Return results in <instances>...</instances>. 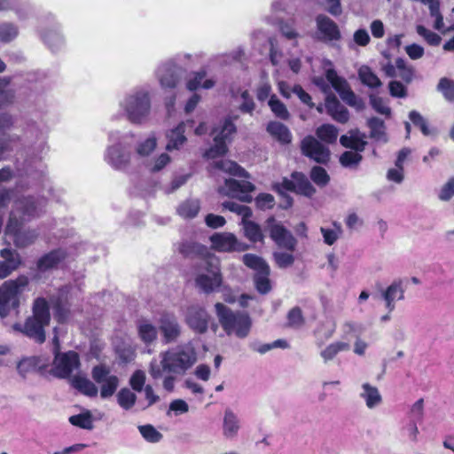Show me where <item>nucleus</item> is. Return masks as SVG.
Listing matches in <instances>:
<instances>
[{
  "instance_id": "nucleus-1",
  "label": "nucleus",
  "mask_w": 454,
  "mask_h": 454,
  "mask_svg": "<svg viewBox=\"0 0 454 454\" xmlns=\"http://www.w3.org/2000/svg\"><path fill=\"white\" fill-rule=\"evenodd\" d=\"M160 357V363L156 360L150 363L149 373L154 380L161 378L164 372L184 375L197 362V352L188 342L161 352Z\"/></svg>"
},
{
  "instance_id": "nucleus-2",
  "label": "nucleus",
  "mask_w": 454,
  "mask_h": 454,
  "mask_svg": "<svg viewBox=\"0 0 454 454\" xmlns=\"http://www.w3.org/2000/svg\"><path fill=\"white\" fill-rule=\"evenodd\" d=\"M120 108L126 119L132 124L145 123L152 110V98L148 88H135L120 101Z\"/></svg>"
},
{
  "instance_id": "nucleus-3",
  "label": "nucleus",
  "mask_w": 454,
  "mask_h": 454,
  "mask_svg": "<svg viewBox=\"0 0 454 454\" xmlns=\"http://www.w3.org/2000/svg\"><path fill=\"white\" fill-rule=\"evenodd\" d=\"M215 309L219 324L226 335L246 339L250 334L253 320L247 311H234L221 302H216Z\"/></svg>"
},
{
  "instance_id": "nucleus-4",
  "label": "nucleus",
  "mask_w": 454,
  "mask_h": 454,
  "mask_svg": "<svg viewBox=\"0 0 454 454\" xmlns=\"http://www.w3.org/2000/svg\"><path fill=\"white\" fill-rule=\"evenodd\" d=\"M28 283L27 276L20 275L17 278L6 280L0 286V318H6L12 310L19 311L20 295Z\"/></svg>"
},
{
  "instance_id": "nucleus-5",
  "label": "nucleus",
  "mask_w": 454,
  "mask_h": 454,
  "mask_svg": "<svg viewBox=\"0 0 454 454\" xmlns=\"http://www.w3.org/2000/svg\"><path fill=\"white\" fill-rule=\"evenodd\" d=\"M239 119V114H228L213 129L214 145L206 152L207 158L215 159L226 154L228 152L227 144L232 141L234 135L237 133L235 121Z\"/></svg>"
},
{
  "instance_id": "nucleus-6",
  "label": "nucleus",
  "mask_w": 454,
  "mask_h": 454,
  "mask_svg": "<svg viewBox=\"0 0 454 454\" xmlns=\"http://www.w3.org/2000/svg\"><path fill=\"white\" fill-rule=\"evenodd\" d=\"M195 270H205L207 274L200 273L195 278V285L203 293L208 294L213 293L223 283V276L220 269V261L217 257H210L207 263L199 267Z\"/></svg>"
},
{
  "instance_id": "nucleus-7",
  "label": "nucleus",
  "mask_w": 454,
  "mask_h": 454,
  "mask_svg": "<svg viewBox=\"0 0 454 454\" xmlns=\"http://www.w3.org/2000/svg\"><path fill=\"white\" fill-rule=\"evenodd\" d=\"M266 230L269 231L270 238L281 249L288 252H294L297 247V239L281 223L278 222L274 216L266 220Z\"/></svg>"
},
{
  "instance_id": "nucleus-8",
  "label": "nucleus",
  "mask_w": 454,
  "mask_h": 454,
  "mask_svg": "<svg viewBox=\"0 0 454 454\" xmlns=\"http://www.w3.org/2000/svg\"><path fill=\"white\" fill-rule=\"evenodd\" d=\"M91 378L95 383L100 385V396L102 399L110 398L116 392L120 380L111 374L110 368L103 364L95 365L91 370Z\"/></svg>"
},
{
  "instance_id": "nucleus-9",
  "label": "nucleus",
  "mask_w": 454,
  "mask_h": 454,
  "mask_svg": "<svg viewBox=\"0 0 454 454\" xmlns=\"http://www.w3.org/2000/svg\"><path fill=\"white\" fill-rule=\"evenodd\" d=\"M80 364V357L75 351L58 352L55 354L50 372L58 379H69Z\"/></svg>"
},
{
  "instance_id": "nucleus-10",
  "label": "nucleus",
  "mask_w": 454,
  "mask_h": 454,
  "mask_svg": "<svg viewBox=\"0 0 454 454\" xmlns=\"http://www.w3.org/2000/svg\"><path fill=\"white\" fill-rule=\"evenodd\" d=\"M109 138L115 143L107 147L105 154L106 161L116 170L127 169L130 162V152L125 148L119 137H115L114 133H110Z\"/></svg>"
},
{
  "instance_id": "nucleus-11",
  "label": "nucleus",
  "mask_w": 454,
  "mask_h": 454,
  "mask_svg": "<svg viewBox=\"0 0 454 454\" xmlns=\"http://www.w3.org/2000/svg\"><path fill=\"white\" fill-rule=\"evenodd\" d=\"M313 37L318 42L333 45V43L341 39V33L335 21L325 14H318L316 17V31Z\"/></svg>"
},
{
  "instance_id": "nucleus-12",
  "label": "nucleus",
  "mask_w": 454,
  "mask_h": 454,
  "mask_svg": "<svg viewBox=\"0 0 454 454\" xmlns=\"http://www.w3.org/2000/svg\"><path fill=\"white\" fill-rule=\"evenodd\" d=\"M300 148L302 155L317 163L325 165L330 161V149L312 135L303 137Z\"/></svg>"
},
{
  "instance_id": "nucleus-13",
  "label": "nucleus",
  "mask_w": 454,
  "mask_h": 454,
  "mask_svg": "<svg viewBox=\"0 0 454 454\" xmlns=\"http://www.w3.org/2000/svg\"><path fill=\"white\" fill-rule=\"evenodd\" d=\"M214 250L221 253L245 252L249 245L239 240L231 232H216L209 238Z\"/></svg>"
},
{
  "instance_id": "nucleus-14",
  "label": "nucleus",
  "mask_w": 454,
  "mask_h": 454,
  "mask_svg": "<svg viewBox=\"0 0 454 454\" xmlns=\"http://www.w3.org/2000/svg\"><path fill=\"white\" fill-rule=\"evenodd\" d=\"M178 251L186 259L197 260L193 264L194 270L207 264L210 257H216L207 246L190 240L181 242Z\"/></svg>"
},
{
  "instance_id": "nucleus-15",
  "label": "nucleus",
  "mask_w": 454,
  "mask_h": 454,
  "mask_svg": "<svg viewBox=\"0 0 454 454\" xmlns=\"http://www.w3.org/2000/svg\"><path fill=\"white\" fill-rule=\"evenodd\" d=\"M46 325L38 321L35 317H28L25 320L24 324L15 323L12 327L15 333H21L27 338L34 340L35 343L43 344L46 340Z\"/></svg>"
},
{
  "instance_id": "nucleus-16",
  "label": "nucleus",
  "mask_w": 454,
  "mask_h": 454,
  "mask_svg": "<svg viewBox=\"0 0 454 454\" xmlns=\"http://www.w3.org/2000/svg\"><path fill=\"white\" fill-rule=\"evenodd\" d=\"M159 331L164 344L176 342L182 334V326L174 314L164 313L159 319Z\"/></svg>"
},
{
  "instance_id": "nucleus-17",
  "label": "nucleus",
  "mask_w": 454,
  "mask_h": 454,
  "mask_svg": "<svg viewBox=\"0 0 454 454\" xmlns=\"http://www.w3.org/2000/svg\"><path fill=\"white\" fill-rule=\"evenodd\" d=\"M157 79L163 89H176L180 82V68L173 61L160 64L156 70Z\"/></svg>"
},
{
  "instance_id": "nucleus-18",
  "label": "nucleus",
  "mask_w": 454,
  "mask_h": 454,
  "mask_svg": "<svg viewBox=\"0 0 454 454\" xmlns=\"http://www.w3.org/2000/svg\"><path fill=\"white\" fill-rule=\"evenodd\" d=\"M185 321L195 333H205L208 329L209 315L203 307L191 305L187 308Z\"/></svg>"
},
{
  "instance_id": "nucleus-19",
  "label": "nucleus",
  "mask_w": 454,
  "mask_h": 454,
  "mask_svg": "<svg viewBox=\"0 0 454 454\" xmlns=\"http://www.w3.org/2000/svg\"><path fill=\"white\" fill-rule=\"evenodd\" d=\"M0 279L9 277L17 270L23 263L20 254L12 247H4L0 250Z\"/></svg>"
},
{
  "instance_id": "nucleus-20",
  "label": "nucleus",
  "mask_w": 454,
  "mask_h": 454,
  "mask_svg": "<svg viewBox=\"0 0 454 454\" xmlns=\"http://www.w3.org/2000/svg\"><path fill=\"white\" fill-rule=\"evenodd\" d=\"M67 253L63 249H53L38 258L36 270L42 273L56 270L65 261Z\"/></svg>"
},
{
  "instance_id": "nucleus-21",
  "label": "nucleus",
  "mask_w": 454,
  "mask_h": 454,
  "mask_svg": "<svg viewBox=\"0 0 454 454\" xmlns=\"http://www.w3.org/2000/svg\"><path fill=\"white\" fill-rule=\"evenodd\" d=\"M13 212L16 213L23 221H30L37 214L36 200L33 196H20L14 200Z\"/></svg>"
},
{
  "instance_id": "nucleus-22",
  "label": "nucleus",
  "mask_w": 454,
  "mask_h": 454,
  "mask_svg": "<svg viewBox=\"0 0 454 454\" xmlns=\"http://www.w3.org/2000/svg\"><path fill=\"white\" fill-rule=\"evenodd\" d=\"M404 288L401 279L394 280L385 290L381 292V298L385 301L386 309L389 313L395 309V301L404 299Z\"/></svg>"
},
{
  "instance_id": "nucleus-23",
  "label": "nucleus",
  "mask_w": 454,
  "mask_h": 454,
  "mask_svg": "<svg viewBox=\"0 0 454 454\" xmlns=\"http://www.w3.org/2000/svg\"><path fill=\"white\" fill-rule=\"evenodd\" d=\"M53 313L54 318L59 324L66 323L70 317V304L67 301V287H62L59 290L57 297L53 300Z\"/></svg>"
},
{
  "instance_id": "nucleus-24",
  "label": "nucleus",
  "mask_w": 454,
  "mask_h": 454,
  "mask_svg": "<svg viewBox=\"0 0 454 454\" xmlns=\"http://www.w3.org/2000/svg\"><path fill=\"white\" fill-rule=\"evenodd\" d=\"M325 106L326 113L337 122L345 124L349 121L348 110L340 104L335 95L326 96Z\"/></svg>"
},
{
  "instance_id": "nucleus-25",
  "label": "nucleus",
  "mask_w": 454,
  "mask_h": 454,
  "mask_svg": "<svg viewBox=\"0 0 454 454\" xmlns=\"http://www.w3.org/2000/svg\"><path fill=\"white\" fill-rule=\"evenodd\" d=\"M254 190L255 185L249 181H238L229 178L225 180L223 186L219 187L218 192L234 199L241 192H254Z\"/></svg>"
},
{
  "instance_id": "nucleus-26",
  "label": "nucleus",
  "mask_w": 454,
  "mask_h": 454,
  "mask_svg": "<svg viewBox=\"0 0 454 454\" xmlns=\"http://www.w3.org/2000/svg\"><path fill=\"white\" fill-rule=\"evenodd\" d=\"M365 138L366 135L362 133L359 129H351L348 131V135H342L340 137V143L345 148L362 153L364 151L367 145Z\"/></svg>"
},
{
  "instance_id": "nucleus-27",
  "label": "nucleus",
  "mask_w": 454,
  "mask_h": 454,
  "mask_svg": "<svg viewBox=\"0 0 454 454\" xmlns=\"http://www.w3.org/2000/svg\"><path fill=\"white\" fill-rule=\"evenodd\" d=\"M239 429L240 420L238 415L231 408H226L223 419V434L232 439L237 436Z\"/></svg>"
},
{
  "instance_id": "nucleus-28",
  "label": "nucleus",
  "mask_w": 454,
  "mask_h": 454,
  "mask_svg": "<svg viewBox=\"0 0 454 454\" xmlns=\"http://www.w3.org/2000/svg\"><path fill=\"white\" fill-rule=\"evenodd\" d=\"M207 71L201 68L197 72H193L186 82V89L190 91H195L200 88L209 90L215 85L213 78L206 79Z\"/></svg>"
},
{
  "instance_id": "nucleus-29",
  "label": "nucleus",
  "mask_w": 454,
  "mask_h": 454,
  "mask_svg": "<svg viewBox=\"0 0 454 454\" xmlns=\"http://www.w3.org/2000/svg\"><path fill=\"white\" fill-rule=\"evenodd\" d=\"M267 132L281 145H289L292 142L293 135L285 124L271 121L267 124Z\"/></svg>"
},
{
  "instance_id": "nucleus-30",
  "label": "nucleus",
  "mask_w": 454,
  "mask_h": 454,
  "mask_svg": "<svg viewBox=\"0 0 454 454\" xmlns=\"http://www.w3.org/2000/svg\"><path fill=\"white\" fill-rule=\"evenodd\" d=\"M157 147V137L154 133H151L146 138L138 140L135 146L136 156L143 162L148 160V157Z\"/></svg>"
},
{
  "instance_id": "nucleus-31",
  "label": "nucleus",
  "mask_w": 454,
  "mask_h": 454,
  "mask_svg": "<svg viewBox=\"0 0 454 454\" xmlns=\"http://www.w3.org/2000/svg\"><path fill=\"white\" fill-rule=\"evenodd\" d=\"M41 36L53 52L60 50L65 44V39L60 33V26L59 24H56L52 29L42 31Z\"/></svg>"
},
{
  "instance_id": "nucleus-32",
  "label": "nucleus",
  "mask_w": 454,
  "mask_h": 454,
  "mask_svg": "<svg viewBox=\"0 0 454 454\" xmlns=\"http://www.w3.org/2000/svg\"><path fill=\"white\" fill-rule=\"evenodd\" d=\"M184 132L185 125L184 122L179 123L176 128L170 129L167 133L168 143L166 150H178L187 140Z\"/></svg>"
},
{
  "instance_id": "nucleus-33",
  "label": "nucleus",
  "mask_w": 454,
  "mask_h": 454,
  "mask_svg": "<svg viewBox=\"0 0 454 454\" xmlns=\"http://www.w3.org/2000/svg\"><path fill=\"white\" fill-rule=\"evenodd\" d=\"M70 383L74 389L86 396L95 397L98 393L97 386L86 377L74 376Z\"/></svg>"
},
{
  "instance_id": "nucleus-34",
  "label": "nucleus",
  "mask_w": 454,
  "mask_h": 454,
  "mask_svg": "<svg viewBox=\"0 0 454 454\" xmlns=\"http://www.w3.org/2000/svg\"><path fill=\"white\" fill-rule=\"evenodd\" d=\"M31 317L49 325L51 321L50 307L46 299L38 297L34 301Z\"/></svg>"
},
{
  "instance_id": "nucleus-35",
  "label": "nucleus",
  "mask_w": 454,
  "mask_h": 454,
  "mask_svg": "<svg viewBox=\"0 0 454 454\" xmlns=\"http://www.w3.org/2000/svg\"><path fill=\"white\" fill-rule=\"evenodd\" d=\"M367 127L370 129L369 137L378 142H387L386 125L379 117H371L367 120Z\"/></svg>"
},
{
  "instance_id": "nucleus-36",
  "label": "nucleus",
  "mask_w": 454,
  "mask_h": 454,
  "mask_svg": "<svg viewBox=\"0 0 454 454\" xmlns=\"http://www.w3.org/2000/svg\"><path fill=\"white\" fill-rule=\"evenodd\" d=\"M266 21L269 24L278 25L281 35L287 40H296L299 37V33L294 27V21H284L281 18L267 17Z\"/></svg>"
},
{
  "instance_id": "nucleus-37",
  "label": "nucleus",
  "mask_w": 454,
  "mask_h": 454,
  "mask_svg": "<svg viewBox=\"0 0 454 454\" xmlns=\"http://www.w3.org/2000/svg\"><path fill=\"white\" fill-rule=\"evenodd\" d=\"M292 177L295 180V193L308 198H311L316 193L315 187L304 174L301 172H294L292 174Z\"/></svg>"
},
{
  "instance_id": "nucleus-38",
  "label": "nucleus",
  "mask_w": 454,
  "mask_h": 454,
  "mask_svg": "<svg viewBox=\"0 0 454 454\" xmlns=\"http://www.w3.org/2000/svg\"><path fill=\"white\" fill-rule=\"evenodd\" d=\"M362 389L363 392L360 394V397L364 400L369 409H373L382 403V396L376 387L369 383H364Z\"/></svg>"
},
{
  "instance_id": "nucleus-39",
  "label": "nucleus",
  "mask_w": 454,
  "mask_h": 454,
  "mask_svg": "<svg viewBox=\"0 0 454 454\" xmlns=\"http://www.w3.org/2000/svg\"><path fill=\"white\" fill-rule=\"evenodd\" d=\"M316 136L321 143L333 145L337 141L339 129L333 124L325 123L317 128Z\"/></svg>"
},
{
  "instance_id": "nucleus-40",
  "label": "nucleus",
  "mask_w": 454,
  "mask_h": 454,
  "mask_svg": "<svg viewBox=\"0 0 454 454\" xmlns=\"http://www.w3.org/2000/svg\"><path fill=\"white\" fill-rule=\"evenodd\" d=\"M137 325L139 338L145 344L149 345L157 339V328L148 320L140 319Z\"/></svg>"
},
{
  "instance_id": "nucleus-41",
  "label": "nucleus",
  "mask_w": 454,
  "mask_h": 454,
  "mask_svg": "<svg viewBox=\"0 0 454 454\" xmlns=\"http://www.w3.org/2000/svg\"><path fill=\"white\" fill-rule=\"evenodd\" d=\"M213 165L215 168L229 173L230 175L239 177H249L248 172L234 161L219 160L214 161Z\"/></svg>"
},
{
  "instance_id": "nucleus-42",
  "label": "nucleus",
  "mask_w": 454,
  "mask_h": 454,
  "mask_svg": "<svg viewBox=\"0 0 454 454\" xmlns=\"http://www.w3.org/2000/svg\"><path fill=\"white\" fill-rule=\"evenodd\" d=\"M357 74L360 82L370 89H378L382 85L380 79L368 66H362Z\"/></svg>"
},
{
  "instance_id": "nucleus-43",
  "label": "nucleus",
  "mask_w": 454,
  "mask_h": 454,
  "mask_svg": "<svg viewBox=\"0 0 454 454\" xmlns=\"http://www.w3.org/2000/svg\"><path fill=\"white\" fill-rule=\"evenodd\" d=\"M349 349V343L344 341H335L330 343L324 349H322L320 352V356L324 360V363L326 364L329 361L334 359L339 353L348 351Z\"/></svg>"
},
{
  "instance_id": "nucleus-44",
  "label": "nucleus",
  "mask_w": 454,
  "mask_h": 454,
  "mask_svg": "<svg viewBox=\"0 0 454 454\" xmlns=\"http://www.w3.org/2000/svg\"><path fill=\"white\" fill-rule=\"evenodd\" d=\"M325 78L331 83L334 90L340 95H341L346 90L350 88L348 81L339 76L336 70L333 67L327 68L325 70Z\"/></svg>"
},
{
  "instance_id": "nucleus-45",
  "label": "nucleus",
  "mask_w": 454,
  "mask_h": 454,
  "mask_svg": "<svg viewBox=\"0 0 454 454\" xmlns=\"http://www.w3.org/2000/svg\"><path fill=\"white\" fill-rule=\"evenodd\" d=\"M409 119L416 127L419 128L424 136L433 137L437 136V129L435 128H429L426 119L418 111H411L409 113Z\"/></svg>"
},
{
  "instance_id": "nucleus-46",
  "label": "nucleus",
  "mask_w": 454,
  "mask_h": 454,
  "mask_svg": "<svg viewBox=\"0 0 454 454\" xmlns=\"http://www.w3.org/2000/svg\"><path fill=\"white\" fill-rule=\"evenodd\" d=\"M248 219L249 218H246V220L241 221V224L244 229V235L253 243L262 241L263 234L260 225Z\"/></svg>"
},
{
  "instance_id": "nucleus-47",
  "label": "nucleus",
  "mask_w": 454,
  "mask_h": 454,
  "mask_svg": "<svg viewBox=\"0 0 454 454\" xmlns=\"http://www.w3.org/2000/svg\"><path fill=\"white\" fill-rule=\"evenodd\" d=\"M200 209L198 200H186L182 202L176 209L177 214L185 219L194 218Z\"/></svg>"
},
{
  "instance_id": "nucleus-48",
  "label": "nucleus",
  "mask_w": 454,
  "mask_h": 454,
  "mask_svg": "<svg viewBox=\"0 0 454 454\" xmlns=\"http://www.w3.org/2000/svg\"><path fill=\"white\" fill-rule=\"evenodd\" d=\"M38 233L35 230L20 231L13 237V243L18 248H25L35 242Z\"/></svg>"
},
{
  "instance_id": "nucleus-49",
  "label": "nucleus",
  "mask_w": 454,
  "mask_h": 454,
  "mask_svg": "<svg viewBox=\"0 0 454 454\" xmlns=\"http://www.w3.org/2000/svg\"><path fill=\"white\" fill-rule=\"evenodd\" d=\"M270 272V270L268 268L262 271L255 272L254 276L255 288L261 294H266L271 290V285L269 278Z\"/></svg>"
},
{
  "instance_id": "nucleus-50",
  "label": "nucleus",
  "mask_w": 454,
  "mask_h": 454,
  "mask_svg": "<svg viewBox=\"0 0 454 454\" xmlns=\"http://www.w3.org/2000/svg\"><path fill=\"white\" fill-rule=\"evenodd\" d=\"M249 347L252 350L263 355L273 348H287L289 344L286 340L278 339L271 343H260L258 341H254L249 344Z\"/></svg>"
},
{
  "instance_id": "nucleus-51",
  "label": "nucleus",
  "mask_w": 454,
  "mask_h": 454,
  "mask_svg": "<svg viewBox=\"0 0 454 454\" xmlns=\"http://www.w3.org/2000/svg\"><path fill=\"white\" fill-rule=\"evenodd\" d=\"M340 99L348 106L355 108L357 112H361L365 108L364 100L357 96L350 88L346 90L341 95Z\"/></svg>"
},
{
  "instance_id": "nucleus-52",
  "label": "nucleus",
  "mask_w": 454,
  "mask_h": 454,
  "mask_svg": "<svg viewBox=\"0 0 454 454\" xmlns=\"http://www.w3.org/2000/svg\"><path fill=\"white\" fill-rule=\"evenodd\" d=\"M117 403L125 411H129L137 402V395L128 387H122L116 395Z\"/></svg>"
},
{
  "instance_id": "nucleus-53",
  "label": "nucleus",
  "mask_w": 454,
  "mask_h": 454,
  "mask_svg": "<svg viewBox=\"0 0 454 454\" xmlns=\"http://www.w3.org/2000/svg\"><path fill=\"white\" fill-rule=\"evenodd\" d=\"M268 105L276 117L284 121L289 119L290 114L286 105L282 101H280L276 95H271L270 97Z\"/></svg>"
},
{
  "instance_id": "nucleus-54",
  "label": "nucleus",
  "mask_w": 454,
  "mask_h": 454,
  "mask_svg": "<svg viewBox=\"0 0 454 454\" xmlns=\"http://www.w3.org/2000/svg\"><path fill=\"white\" fill-rule=\"evenodd\" d=\"M28 81L33 83L32 90L43 92L51 87L50 81L44 72H35L29 74Z\"/></svg>"
},
{
  "instance_id": "nucleus-55",
  "label": "nucleus",
  "mask_w": 454,
  "mask_h": 454,
  "mask_svg": "<svg viewBox=\"0 0 454 454\" xmlns=\"http://www.w3.org/2000/svg\"><path fill=\"white\" fill-rule=\"evenodd\" d=\"M243 263L254 270L256 272L262 271L269 267L268 263L260 256L254 254H246L242 256Z\"/></svg>"
},
{
  "instance_id": "nucleus-56",
  "label": "nucleus",
  "mask_w": 454,
  "mask_h": 454,
  "mask_svg": "<svg viewBox=\"0 0 454 454\" xmlns=\"http://www.w3.org/2000/svg\"><path fill=\"white\" fill-rule=\"evenodd\" d=\"M69 422L75 427L82 429L91 430L93 426V419L90 411H87L77 415H73L69 418Z\"/></svg>"
},
{
  "instance_id": "nucleus-57",
  "label": "nucleus",
  "mask_w": 454,
  "mask_h": 454,
  "mask_svg": "<svg viewBox=\"0 0 454 454\" xmlns=\"http://www.w3.org/2000/svg\"><path fill=\"white\" fill-rule=\"evenodd\" d=\"M137 428L143 438L148 442L157 443L160 442L163 438V434L159 432L153 425H142L138 426Z\"/></svg>"
},
{
  "instance_id": "nucleus-58",
  "label": "nucleus",
  "mask_w": 454,
  "mask_h": 454,
  "mask_svg": "<svg viewBox=\"0 0 454 454\" xmlns=\"http://www.w3.org/2000/svg\"><path fill=\"white\" fill-rule=\"evenodd\" d=\"M363 160L359 152L345 151L340 156V163L342 167L348 168H356Z\"/></svg>"
},
{
  "instance_id": "nucleus-59",
  "label": "nucleus",
  "mask_w": 454,
  "mask_h": 454,
  "mask_svg": "<svg viewBox=\"0 0 454 454\" xmlns=\"http://www.w3.org/2000/svg\"><path fill=\"white\" fill-rule=\"evenodd\" d=\"M19 34L18 27L11 22L0 24V42L7 43L14 40Z\"/></svg>"
},
{
  "instance_id": "nucleus-60",
  "label": "nucleus",
  "mask_w": 454,
  "mask_h": 454,
  "mask_svg": "<svg viewBox=\"0 0 454 454\" xmlns=\"http://www.w3.org/2000/svg\"><path fill=\"white\" fill-rule=\"evenodd\" d=\"M396 68L398 71L397 75L405 82L411 83L414 76V69L411 66H408L403 58H398L395 60Z\"/></svg>"
},
{
  "instance_id": "nucleus-61",
  "label": "nucleus",
  "mask_w": 454,
  "mask_h": 454,
  "mask_svg": "<svg viewBox=\"0 0 454 454\" xmlns=\"http://www.w3.org/2000/svg\"><path fill=\"white\" fill-rule=\"evenodd\" d=\"M170 156L168 153H163L153 160H146L144 164L151 173H157L162 170L170 162Z\"/></svg>"
},
{
  "instance_id": "nucleus-62",
  "label": "nucleus",
  "mask_w": 454,
  "mask_h": 454,
  "mask_svg": "<svg viewBox=\"0 0 454 454\" xmlns=\"http://www.w3.org/2000/svg\"><path fill=\"white\" fill-rule=\"evenodd\" d=\"M222 207L225 210H229L240 215L242 217V220H246V218H250L253 215L252 210L249 207L240 205L234 201H224L222 203Z\"/></svg>"
},
{
  "instance_id": "nucleus-63",
  "label": "nucleus",
  "mask_w": 454,
  "mask_h": 454,
  "mask_svg": "<svg viewBox=\"0 0 454 454\" xmlns=\"http://www.w3.org/2000/svg\"><path fill=\"white\" fill-rule=\"evenodd\" d=\"M12 7L9 10H13L20 20H23L30 16L32 7L27 0H12Z\"/></svg>"
},
{
  "instance_id": "nucleus-64",
  "label": "nucleus",
  "mask_w": 454,
  "mask_h": 454,
  "mask_svg": "<svg viewBox=\"0 0 454 454\" xmlns=\"http://www.w3.org/2000/svg\"><path fill=\"white\" fill-rule=\"evenodd\" d=\"M436 89L446 100L454 102V80L447 77L441 78Z\"/></svg>"
}]
</instances>
